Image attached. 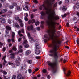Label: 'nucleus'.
<instances>
[{
	"instance_id": "f257e3e1",
	"label": "nucleus",
	"mask_w": 79,
	"mask_h": 79,
	"mask_svg": "<svg viewBox=\"0 0 79 79\" xmlns=\"http://www.w3.org/2000/svg\"><path fill=\"white\" fill-rule=\"evenodd\" d=\"M51 29H49L47 31L48 35H45L44 37L48 39H51L52 40V44L50 45V47H53V50L50 51V54H49L50 56H53L54 52H56L58 50L59 44H60V42L58 40V36L55 33V24H47Z\"/></svg>"
},
{
	"instance_id": "f03ea898",
	"label": "nucleus",
	"mask_w": 79,
	"mask_h": 79,
	"mask_svg": "<svg viewBox=\"0 0 79 79\" xmlns=\"http://www.w3.org/2000/svg\"><path fill=\"white\" fill-rule=\"evenodd\" d=\"M48 65L51 66V67H53L54 66H56L58 63L57 61H54L53 63H52L50 61H48Z\"/></svg>"
},
{
	"instance_id": "7ed1b4c3",
	"label": "nucleus",
	"mask_w": 79,
	"mask_h": 79,
	"mask_svg": "<svg viewBox=\"0 0 79 79\" xmlns=\"http://www.w3.org/2000/svg\"><path fill=\"white\" fill-rule=\"evenodd\" d=\"M21 60L20 57H18L16 61V66H19V65Z\"/></svg>"
},
{
	"instance_id": "20e7f679",
	"label": "nucleus",
	"mask_w": 79,
	"mask_h": 79,
	"mask_svg": "<svg viewBox=\"0 0 79 79\" xmlns=\"http://www.w3.org/2000/svg\"><path fill=\"white\" fill-rule=\"evenodd\" d=\"M35 47L36 49H40V45L38 43H36L35 44Z\"/></svg>"
},
{
	"instance_id": "39448f33",
	"label": "nucleus",
	"mask_w": 79,
	"mask_h": 79,
	"mask_svg": "<svg viewBox=\"0 0 79 79\" xmlns=\"http://www.w3.org/2000/svg\"><path fill=\"white\" fill-rule=\"evenodd\" d=\"M24 77H23L22 75L20 74H18L17 77V79H24Z\"/></svg>"
},
{
	"instance_id": "423d86ee",
	"label": "nucleus",
	"mask_w": 79,
	"mask_h": 79,
	"mask_svg": "<svg viewBox=\"0 0 79 79\" xmlns=\"http://www.w3.org/2000/svg\"><path fill=\"white\" fill-rule=\"evenodd\" d=\"M12 6H10V9H13L14 8V6H17V4L15 2H13L12 3Z\"/></svg>"
},
{
	"instance_id": "0eeeda50",
	"label": "nucleus",
	"mask_w": 79,
	"mask_h": 79,
	"mask_svg": "<svg viewBox=\"0 0 79 79\" xmlns=\"http://www.w3.org/2000/svg\"><path fill=\"white\" fill-rule=\"evenodd\" d=\"M15 33L12 32V38L11 39L12 41V42H15V40H14V37H15Z\"/></svg>"
},
{
	"instance_id": "6e6552de",
	"label": "nucleus",
	"mask_w": 79,
	"mask_h": 79,
	"mask_svg": "<svg viewBox=\"0 0 79 79\" xmlns=\"http://www.w3.org/2000/svg\"><path fill=\"white\" fill-rule=\"evenodd\" d=\"M0 21L2 23H5V20L3 18L1 17L0 18Z\"/></svg>"
},
{
	"instance_id": "1a4fd4ad",
	"label": "nucleus",
	"mask_w": 79,
	"mask_h": 79,
	"mask_svg": "<svg viewBox=\"0 0 79 79\" xmlns=\"http://www.w3.org/2000/svg\"><path fill=\"white\" fill-rule=\"evenodd\" d=\"M27 35H28V37H29V39L30 41H31H31H33V38L31 37V36L30 35V33H29L28 32Z\"/></svg>"
},
{
	"instance_id": "9d476101",
	"label": "nucleus",
	"mask_w": 79,
	"mask_h": 79,
	"mask_svg": "<svg viewBox=\"0 0 79 79\" xmlns=\"http://www.w3.org/2000/svg\"><path fill=\"white\" fill-rule=\"evenodd\" d=\"M15 20H16V21L18 20L19 23H21L22 22V20H21V19H19V17H16L15 18Z\"/></svg>"
},
{
	"instance_id": "9b49d317",
	"label": "nucleus",
	"mask_w": 79,
	"mask_h": 79,
	"mask_svg": "<svg viewBox=\"0 0 79 79\" xmlns=\"http://www.w3.org/2000/svg\"><path fill=\"white\" fill-rule=\"evenodd\" d=\"M35 53L36 55H39L40 53V50L39 49H36L35 51Z\"/></svg>"
},
{
	"instance_id": "f8f14e48",
	"label": "nucleus",
	"mask_w": 79,
	"mask_h": 79,
	"mask_svg": "<svg viewBox=\"0 0 79 79\" xmlns=\"http://www.w3.org/2000/svg\"><path fill=\"white\" fill-rule=\"evenodd\" d=\"M32 29H33V26L32 25H31L30 26H28L27 27V29L28 31H30L31 29L32 30Z\"/></svg>"
},
{
	"instance_id": "ddd939ff",
	"label": "nucleus",
	"mask_w": 79,
	"mask_h": 79,
	"mask_svg": "<svg viewBox=\"0 0 79 79\" xmlns=\"http://www.w3.org/2000/svg\"><path fill=\"white\" fill-rule=\"evenodd\" d=\"M26 16L25 17V21H28V19L27 18V16H28V14L27 13H25Z\"/></svg>"
},
{
	"instance_id": "4468645a",
	"label": "nucleus",
	"mask_w": 79,
	"mask_h": 79,
	"mask_svg": "<svg viewBox=\"0 0 79 79\" xmlns=\"http://www.w3.org/2000/svg\"><path fill=\"white\" fill-rule=\"evenodd\" d=\"M59 56V55L57 54V53L55 52L54 53V57L55 58H58Z\"/></svg>"
},
{
	"instance_id": "2eb2a0df",
	"label": "nucleus",
	"mask_w": 79,
	"mask_h": 79,
	"mask_svg": "<svg viewBox=\"0 0 79 79\" xmlns=\"http://www.w3.org/2000/svg\"><path fill=\"white\" fill-rule=\"evenodd\" d=\"M10 58L11 59L15 58V53H12L11 54Z\"/></svg>"
},
{
	"instance_id": "dca6fc26",
	"label": "nucleus",
	"mask_w": 79,
	"mask_h": 79,
	"mask_svg": "<svg viewBox=\"0 0 79 79\" xmlns=\"http://www.w3.org/2000/svg\"><path fill=\"white\" fill-rule=\"evenodd\" d=\"M58 67H56L55 68H54L53 70V73H56V71H57V70L58 69Z\"/></svg>"
},
{
	"instance_id": "f3484780",
	"label": "nucleus",
	"mask_w": 79,
	"mask_h": 79,
	"mask_svg": "<svg viewBox=\"0 0 79 79\" xmlns=\"http://www.w3.org/2000/svg\"><path fill=\"white\" fill-rule=\"evenodd\" d=\"M31 53V51L27 50L26 51V54H27V55H29Z\"/></svg>"
},
{
	"instance_id": "a211bd4d",
	"label": "nucleus",
	"mask_w": 79,
	"mask_h": 79,
	"mask_svg": "<svg viewBox=\"0 0 79 79\" xmlns=\"http://www.w3.org/2000/svg\"><path fill=\"white\" fill-rule=\"evenodd\" d=\"M66 10H67V8H66V7L64 6L63 7L62 10L63 11H66Z\"/></svg>"
},
{
	"instance_id": "6ab92c4d",
	"label": "nucleus",
	"mask_w": 79,
	"mask_h": 79,
	"mask_svg": "<svg viewBox=\"0 0 79 79\" xmlns=\"http://www.w3.org/2000/svg\"><path fill=\"white\" fill-rule=\"evenodd\" d=\"M23 52V50L22 49L19 50L18 52H16L15 53L16 54H18V53H22Z\"/></svg>"
},
{
	"instance_id": "aec40b11",
	"label": "nucleus",
	"mask_w": 79,
	"mask_h": 79,
	"mask_svg": "<svg viewBox=\"0 0 79 79\" xmlns=\"http://www.w3.org/2000/svg\"><path fill=\"white\" fill-rule=\"evenodd\" d=\"M12 49L14 51H16V50H17V48H16V47L15 46L13 47Z\"/></svg>"
},
{
	"instance_id": "412c9836",
	"label": "nucleus",
	"mask_w": 79,
	"mask_h": 79,
	"mask_svg": "<svg viewBox=\"0 0 79 79\" xmlns=\"http://www.w3.org/2000/svg\"><path fill=\"white\" fill-rule=\"evenodd\" d=\"M6 58V56H5L3 57L2 58V60H4V63H6V61H5V59Z\"/></svg>"
},
{
	"instance_id": "4be33fe9",
	"label": "nucleus",
	"mask_w": 79,
	"mask_h": 79,
	"mask_svg": "<svg viewBox=\"0 0 79 79\" xmlns=\"http://www.w3.org/2000/svg\"><path fill=\"white\" fill-rule=\"evenodd\" d=\"M26 44H27V40H25L22 43V44L23 45H24Z\"/></svg>"
},
{
	"instance_id": "5701e85b",
	"label": "nucleus",
	"mask_w": 79,
	"mask_h": 79,
	"mask_svg": "<svg viewBox=\"0 0 79 79\" xmlns=\"http://www.w3.org/2000/svg\"><path fill=\"white\" fill-rule=\"evenodd\" d=\"M7 11V9H6L2 10H1V11L2 13H5Z\"/></svg>"
},
{
	"instance_id": "b1692460",
	"label": "nucleus",
	"mask_w": 79,
	"mask_h": 79,
	"mask_svg": "<svg viewBox=\"0 0 79 79\" xmlns=\"http://www.w3.org/2000/svg\"><path fill=\"white\" fill-rule=\"evenodd\" d=\"M71 74V71H69L66 74L67 76H70V75Z\"/></svg>"
},
{
	"instance_id": "393cba45",
	"label": "nucleus",
	"mask_w": 79,
	"mask_h": 79,
	"mask_svg": "<svg viewBox=\"0 0 79 79\" xmlns=\"http://www.w3.org/2000/svg\"><path fill=\"white\" fill-rule=\"evenodd\" d=\"M17 11H21V9L20 8V7L19 6H18L17 7Z\"/></svg>"
},
{
	"instance_id": "a878e982",
	"label": "nucleus",
	"mask_w": 79,
	"mask_h": 79,
	"mask_svg": "<svg viewBox=\"0 0 79 79\" xmlns=\"http://www.w3.org/2000/svg\"><path fill=\"white\" fill-rule=\"evenodd\" d=\"M6 28L8 30H11V27L9 26H7Z\"/></svg>"
},
{
	"instance_id": "bb28decb",
	"label": "nucleus",
	"mask_w": 79,
	"mask_h": 79,
	"mask_svg": "<svg viewBox=\"0 0 79 79\" xmlns=\"http://www.w3.org/2000/svg\"><path fill=\"white\" fill-rule=\"evenodd\" d=\"M28 63L29 64H31L32 63V61L31 60H28Z\"/></svg>"
},
{
	"instance_id": "cd10ccee",
	"label": "nucleus",
	"mask_w": 79,
	"mask_h": 79,
	"mask_svg": "<svg viewBox=\"0 0 79 79\" xmlns=\"http://www.w3.org/2000/svg\"><path fill=\"white\" fill-rule=\"evenodd\" d=\"M39 22L38 21H36L35 23V25L36 26H37V25H39Z\"/></svg>"
},
{
	"instance_id": "c85d7f7f",
	"label": "nucleus",
	"mask_w": 79,
	"mask_h": 79,
	"mask_svg": "<svg viewBox=\"0 0 79 79\" xmlns=\"http://www.w3.org/2000/svg\"><path fill=\"white\" fill-rule=\"evenodd\" d=\"M76 7L77 8H79V4L77 3L76 5Z\"/></svg>"
},
{
	"instance_id": "c756f323",
	"label": "nucleus",
	"mask_w": 79,
	"mask_h": 79,
	"mask_svg": "<svg viewBox=\"0 0 79 79\" xmlns=\"http://www.w3.org/2000/svg\"><path fill=\"white\" fill-rule=\"evenodd\" d=\"M12 79H16V76L15 75L13 76Z\"/></svg>"
},
{
	"instance_id": "7c9ffc66",
	"label": "nucleus",
	"mask_w": 79,
	"mask_h": 79,
	"mask_svg": "<svg viewBox=\"0 0 79 79\" xmlns=\"http://www.w3.org/2000/svg\"><path fill=\"white\" fill-rule=\"evenodd\" d=\"M20 26L21 27H23L24 26V24L23 23H22V21L21 22H20Z\"/></svg>"
},
{
	"instance_id": "2f4dec72",
	"label": "nucleus",
	"mask_w": 79,
	"mask_h": 79,
	"mask_svg": "<svg viewBox=\"0 0 79 79\" xmlns=\"http://www.w3.org/2000/svg\"><path fill=\"white\" fill-rule=\"evenodd\" d=\"M79 39H78L77 40V45L79 46Z\"/></svg>"
},
{
	"instance_id": "473e14b6",
	"label": "nucleus",
	"mask_w": 79,
	"mask_h": 79,
	"mask_svg": "<svg viewBox=\"0 0 79 79\" xmlns=\"http://www.w3.org/2000/svg\"><path fill=\"white\" fill-rule=\"evenodd\" d=\"M31 23H32V24H33V23H34L35 21V20L34 19H32L31 20Z\"/></svg>"
},
{
	"instance_id": "72a5a7b5",
	"label": "nucleus",
	"mask_w": 79,
	"mask_h": 79,
	"mask_svg": "<svg viewBox=\"0 0 79 79\" xmlns=\"http://www.w3.org/2000/svg\"><path fill=\"white\" fill-rule=\"evenodd\" d=\"M43 72L44 73H47V70L45 69H43Z\"/></svg>"
},
{
	"instance_id": "f704fd0d",
	"label": "nucleus",
	"mask_w": 79,
	"mask_h": 79,
	"mask_svg": "<svg viewBox=\"0 0 79 79\" xmlns=\"http://www.w3.org/2000/svg\"><path fill=\"white\" fill-rule=\"evenodd\" d=\"M57 6V3H56L54 4H53V8H55V7H56Z\"/></svg>"
},
{
	"instance_id": "c9c22d12",
	"label": "nucleus",
	"mask_w": 79,
	"mask_h": 79,
	"mask_svg": "<svg viewBox=\"0 0 79 79\" xmlns=\"http://www.w3.org/2000/svg\"><path fill=\"white\" fill-rule=\"evenodd\" d=\"M3 74L6 75L7 74V72L5 71H4L3 72Z\"/></svg>"
},
{
	"instance_id": "e433bc0d",
	"label": "nucleus",
	"mask_w": 79,
	"mask_h": 79,
	"mask_svg": "<svg viewBox=\"0 0 79 79\" xmlns=\"http://www.w3.org/2000/svg\"><path fill=\"white\" fill-rule=\"evenodd\" d=\"M25 48H28L29 47V45L28 44H26L24 46Z\"/></svg>"
},
{
	"instance_id": "4c0bfd02",
	"label": "nucleus",
	"mask_w": 79,
	"mask_h": 79,
	"mask_svg": "<svg viewBox=\"0 0 79 79\" xmlns=\"http://www.w3.org/2000/svg\"><path fill=\"white\" fill-rule=\"evenodd\" d=\"M67 16V14H65L64 15H63L62 16V17H66Z\"/></svg>"
},
{
	"instance_id": "58836bf2",
	"label": "nucleus",
	"mask_w": 79,
	"mask_h": 79,
	"mask_svg": "<svg viewBox=\"0 0 79 79\" xmlns=\"http://www.w3.org/2000/svg\"><path fill=\"white\" fill-rule=\"evenodd\" d=\"M33 2L34 3H38V2H37V1L36 0H34L33 1Z\"/></svg>"
},
{
	"instance_id": "ea45409f",
	"label": "nucleus",
	"mask_w": 79,
	"mask_h": 79,
	"mask_svg": "<svg viewBox=\"0 0 79 79\" xmlns=\"http://www.w3.org/2000/svg\"><path fill=\"white\" fill-rule=\"evenodd\" d=\"M28 71H29V73H31L32 72V70L30 69H29L28 70Z\"/></svg>"
},
{
	"instance_id": "a19ab883",
	"label": "nucleus",
	"mask_w": 79,
	"mask_h": 79,
	"mask_svg": "<svg viewBox=\"0 0 79 79\" xmlns=\"http://www.w3.org/2000/svg\"><path fill=\"white\" fill-rule=\"evenodd\" d=\"M5 32L6 33V34H8L9 33V31H8L7 30L5 31Z\"/></svg>"
},
{
	"instance_id": "79ce46f5",
	"label": "nucleus",
	"mask_w": 79,
	"mask_h": 79,
	"mask_svg": "<svg viewBox=\"0 0 79 79\" xmlns=\"http://www.w3.org/2000/svg\"><path fill=\"white\" fill-rule=\"evenodd\" d=\"M16 27L18 29H19V25H16Z\"/></svg>"
},
{
	"instance_id": "37998d69",
	"label": "nucleus",
	"mask_w": 79,
	"mask_h": 79,
	"mask_svg": "<svg viewBox=\"0 0 79 79\" xmlns=\"http://www.w3.org/2000/svg\"><path fill=\"white\" fill-rule=\"evenodd\" d=\"M35 58L36 59H40V56H36Z\"/></svg>"
},
{
	"instance_id": "c03bdc74",
	"label": "nucleus",
	"mask_w": 79,
	"mask_h": 79,
	"mask_svg": "<svg viewBox=\"0 0 79 79\" xmlns=\"http://www.w3.org/2000/svg\"><path fill=\"white\" fill-rule=\"evenodd\" d=\"M22 38H19L18 39V40L19 42H20V41H21V40Z\"/></svg>"
},
{
	"instance_id": "a18cd8bd",
	"label": "nucleus",
	"mask_w": 79,
	"mask_h": 79,
	"mask_svg": "<svg viewBox=\"0 0 79 79\" xmlns=\"http://www.w3.org/2000/svg\"><path fill=\"white\" fill-rule=\"evenodd\" d=\"M6 50V48L5 47L3 48L2 49L3 52H5V51Z\"/></svg>"
},
{
	"instance_id": "49530a36",
	"label": "nucleus",
	"mask_w": 79,
	"mask_h": 79,
	"mask_svg": "<svg viewBox=\"0 0 79 79\" xmlns=\"http://www.w3.org/2000/svg\"><path fill=\"white\" fill-rule=\"evenodd\" d=\"M21 31L22 33H24V29H23L21 30Z\"/></svg>"
},
{
	"instance_id": "de8ad7c7",
	"label": "nucleus",
	"mask_w": 79,
	"mask_h": 79,
	"mask_svg": "<svg viewBox=\"0 0 79 79\" xmlns=\"http://www.w3.org/2000/svg\"><path fill=\"white\" fill-rule=\"evenodd\" d=\"M66 26L67 27H69V23H67L66 24Z\"/></svg>"
},
{
	"instance_id": "09e8293b",
	"label": "nucleus",
	"mask_w": 79,
	"mask_h": 79,
	"mask_svg": "<svg viewBox=\"0 0 79 79\" xmlns=\"http://www.w3.org/2000/svg\"><path fill=\"white\" fill-rule=\"evenodd\" d=\"M47 77L48 79H50V75H48Z\"/></svg>"
},
{
	"instance_id": "8fccbe9b",
	"label": "nucleus",
	"mask_w": 79,
	"mask_h": 79,
	"mask_svg": "<svg viewBox=\"0 0 79 79\" xmlns=\"http://www.w3.org/2000/svg\"><path fill=\"white\" fill-rule=\"evenodd\" d=\"M13 52V50H10L9 51V52L10 53H12V52Z\"/></svg>"
},
{
	"instance_id": "3c124183",
	"label": "nucleus",
	"mask_w": 79,
	"mask_h": 79,
	"mask_svg": "<svg viewBox=\"0 0 79 79\" xmlns=\"http://www.w3.org/2000/svg\"><path fill=\"white\" fill-rule=\"evenodd\" d=\"M19 48L20 49H21L22 48H23V46L22 45H20L19 47Z\"/></svg>"
},
{
	"instance_id": "603ef678",
	"label": "nucleus",
	"mask_w": 79,
	"mask_h": 79,
	"mask_svg": "<svg viewBox=\"0 0 79 79\" xmlns=\"http://www.w3.org/2000/svg\"><path fill=\"white\" fill-rule=\"evenodd\" d=\"M8 23H9V24H11V20H9L8 21Z\"/></svg>"
},
{
	"instance_id": "864d4df0",
	"label": "nucleus",
	"mask_w": 79,
	"mask_h": 79,
	"mask_svg": "<svg viewBox=\"0 0 79 79\" xmlns=\"http://www.w3.org/2000/svg\"><path fill=\"white\" fill-rule=\"evenodd\" d=\"M8 64L9 65H12V64H13V63L11 62H9L8 63Z\"/></svg>"
},
{
	"instance_id": "5fc2aeb1",
	"label": "nucleus",
	"mask_w": 79,
	"mask_h": 79,
	"mask_svg": "<svg viewBox=\"0 0 79 79\" xmlns=\"http://www.w3.org/2000/svg\"><path fill=\"white\" fill-rule=\"evenodd\" d=\"M11 45H12V44L11 43H10L9 44V46L10 47H11Z\"/></svg>"
},
{
	"instance_id": "6e6d98bb",
	"label": "nucleus",
	"mask_w": 79,
	"mask_h": 79,
	"mask_svg": "<svg viewBox=\"0 0 79 79\" xmlns=\"http://www.w3.org/2000/svg\"><path fill=\"white\" fill-rule=\"evenodd\" d=\"M31 18H33V17H34V15H33V14H32L31 15Z\"/></svg>"
},
{
	"instance_id": "4d7b16f0",
	"label": "nucleus",
	"mask_w": 79,
	"mask_h": 79,
	"mask_svg": "<svg viewBox=\"0 0 79 79\" xmlns=\"http://www.w3.org/2000/svg\"><path fill=\"white\" fill-rule=\"evenodd\" d=\"M41 24H44V21H41Z\"/></svg>"
},
{
	"instance_id": "13d9d810",
	"label": "nucleus",
	"mask_w": 79,
	"mask_h": 79,
	"mask_svg": "<svg viewBox=\"0 0 79 79\" xmlns=\"http://www.w3.org/2000/svg\"><path fill=\"white\" fill-rule=\"evenodd\" d=\"M21 32V31L20 30H19L18 33V34H20Z\"/></svg>"
},
{
	"instance_id": "bf43d9fd",
	"label": "nucleus",
	"mask_w": 79,
	"mask_h": 79,
	"mask_svg": "<svg viewBox=\"0 0 79 79\" xmlns=\"http://www.w3.org/2000/svg\"><path fill=\"white\" fill-rule=\"evenodd\" d=\"M65 2L66 3H68L69 2V0H65Z\"/></svg>"
},
{
	"instance_id": "052dcab7",
	"label": "nucleus",
	"mask_w": 79,
	"mask_h": 79,
	"mask_svg": "<svg viewBox=\"0 0 79 79\" xmlns=\"http://www.w3.org/2000/svg\"><path fill=\"white\" fill-rule=\"evenodd\" d=\"M33 79H37V77H33Z\"/></svg>"
},
{
	"instance_id": "680f3d73",
	"label": "nucleus",
	"mask_w": 79,
	"mask_h": 79,
	"mask_svg": "<svg viewBox=\"0 0 79 79\" xmlns=\"http://www.w3.org/2000/svg\"><path fill=\"white\" fill-rule=\"evenodd\" d=\"M62 3V2L61 1H60L59 2V5H61V4Z\"/></svg>"
},
{
	"instance_id": "e2e57ef3",
	"label": "nucleus",
	"mask_w": 79,
	"mask_h": 79,
	"mask_svg": "<svg viewBox=\"0 0 79 79\" xmlns=\"http://www.w3.org/2000/svg\"><path fill=\"white\" fill-rule=\"evenodd\" d=\"M31 20H29L28 21V24H31Z\"/></svg>"
},
{
	"instance_id": "0e129e2a",
	"label": "nucleus",
	"mask_w": 79,
	"mask_h": 79,
	"mask_svg": "<svg viewBox=\"0 0 79 79\" xmlns=\"http://www.w3.org/2000/svg\"><path fill=\"white\" fill-rule=\"evenodd\" d=\"M66 60L65 59H64L63 60V62L64 63H66Z\"/></svg>"
},
{
	"instance_id": "69168bd1",
	"label": "nucleus",
	"mask_w": 79,
	"mask_h": 79,
	"mask_svg": "<svg viewBox=\"0 0 79 79\" xmlns=\"http://www.w3.org/2000/svg\"><path fill=\"white\" fill-rule=\"evenodd\" d=\"M61 25H60L59 27V29H61Z\"/></svg>"
},
{
	"instance_id": "338daca9",
	"label": "nucleus",
	"mask_w": 79,
	"mask_h": 79,
	"mask_svg": "<svg viewBox=\"0 0 79 79\" xmlns=\"http://www.w3.org/2000/svg\"><path fill=\"white\" fill-rule=\"evenodd\" d=\"M8 42H11V40L8 39Z\"/></svg>"
},
{
	"instance_id": "774afa93",
	"label": "nucleus",
	"mask_w": 79,
	"mask_h": 79,
	"mask_svg": "<svg viewBox=\"0 0 79 79\" xmlns=\"http://www.w3.org/2000/svg\"><path fill=\"white\" fill-rule=\"evenodd\" d=\"M37 30H38V31H39L40 30V27H38L37 28Z\"/></svg>"
}]
</instances>
